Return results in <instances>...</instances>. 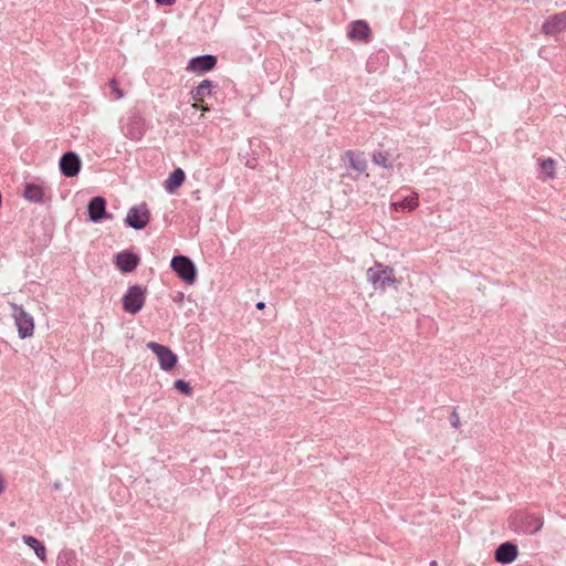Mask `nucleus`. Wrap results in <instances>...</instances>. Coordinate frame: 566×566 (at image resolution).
<instances>
[{
	"mask_svg": "<svg viewBox=\"0 0 566 566\" xmlns=\"http://www.w3.org/2000/svg\"><path fill=\"white\" fill-rule=\"evenodd\" d=\"M139 258L130 252L124 251L115 256L116 266L124 273H129L137 266Z\"/></svg>",
	"mask_w": 566,
	"mask_h": 566,
	"instance_id": "nucleus-14",
	"label": "nucleus"
},
{
	"mask_svg": "<svg viewBox=\"0 0 566 566\" xmlns=\"http://www.w3.org/2000/svg\"><path fill=\"white\" fill-rule=\"evenodd\" d=\"M174 388L186 396H191L192 388L186 380L178 379L174 382Z\"/></svg>",
	"mask_w": 566,
	"mask_h": 566,
	"instance_id": "nucleus-22",
	"label": "nucleus"
},
{
	"mask_svg": "<svg viewBox=\"0 0 566 566\" xmlns=\"http://www.w3.org/2000/svg\"><path fill=\"white\" fill-rule=\"evenodd\" d=\"M419 206L418 196L416 193L406 197L401 200L394 201L390 205V210L395 212H411Z\"/></svg>",
	"mask_w": 566,
	"mask_h": 566,
	"instance_id": "nucleus-16",
	"label": "nucleus"
},
{
	"mask_svg": "<svg viewBox=\"0 0 566 566\" xmlns=\"http://www.w3.org/2000/svg\"><path fill=\"white\" fill-rule=\"evenodd\" d=\"M349 165L353 169L359 172L365 171L367 168V161L364 158L355 155H349Z\"/></svg>",
	"mask_w": 566,
	"mask_h": 566,
	"instance_id": "nucleus-21",
	"label": "nucleus"
},
{
	"mask_svg": "<svg viewBox=\"0 0 566 566\" xmlns=\"http://www.w3.org/2000/svg\"><path fill=\"white\" fill-rule=\"evenodd\" d=\"M430 566H438V562H437V560H432V562L430 563Z\"/></svg>",
	"mask_w": 566,
	"mask_h": 566,
	"instance_id": "nucleus-30",
	"label": "nucleus"
},
{
	"mask_svg": "<svg viewBox=\"0 0 566 566\" xmlns=\"http://www.w3.org/2000/svg\"><path fill=\"white\" fill-rule=\"evenodd\" d=\"M170 265L184 282L192 284L196 281L197 269L189 258L184 255L174 256Z\"/></svg>",
	"mask_w": 566,
	"mask_h": 566,
	"instance_id": "nucleus-5",
	"label": "nucleus"
},
{
	"mask_svg": "<svg viewBox=\"0 0 566 566\" xmlns=\"http://www.w3.org/2000/svg\"><path fill=\"white\" fill-rule=\"evenodd\" d=\"M518 557V547L512 542H505L497 546L494 552V559L499 564L507 565L514 563Z\"/></svg>",
	"mask_w": 566,
	"mask_h": 566,
	"instance_id": "nucleus-11",
	"label": "nucleus"
},
{
	"mask_svg": "<svg viewBox=\"0 0 566 566\" xmlns=\"http://www.w3.org/2000/svg\"><path fill=\"white\" fill-rule=\"evenodd\" d=\"M212 82L203 80L196 88L191 91V97L195 102L203 103L206 96L211 94Z\"/></svg>",
	"mask_w": 566,
	"mask_h": 566,
	"instance_id": "nucleus-19",
	"label": "nucleus"
},
{
	"mask_svg": "<svg viewBox=\"0 0 566 566\" xmlns=\"http://www.w3.org/2000/svg\"><path fill=\"white\" fill-rule=\"evenodd\" d=\"M146 346L156 356L163 371L170 373L175 369L178 357L169 347L156 342H148Z\"/></svg>",
	"mask_w": 566,
	"mask_h": 566,
	"instance_id": "nucleus-4",
	"label": "nucleus"
},
{
	"mask_svg": "<svg viewBox=\"0 0 566 566\" xmlns=\"http://www.w3.org/2000/svg\"><path fill=\"white\" fill-rule=\"evenodd\" d=\"M347 36L353 42L367 43L371 38L369 24L364 20H356L348 24Z\"/></svg>",
	"mask_w": 566,
	"mask_h": 566,
	"instance_id": "nucleus-8",
	"label": "nucleus"
},
{
	"mask_svg": "<svg viewBox=\"0 0 566 566\" xmlns=\"http://www.w3.org/2000/svg\"><path fill=\"white\" fill-rule=\"evenodd\" d=\"M366 280L375 291L380 292L390 289L396 291L400 284L395 269L380 262H376L366 271Z\"/></svg>",
	"mask_w": 566,
	"mask_h": 566,
	"instance_id": "nucleus-1",
	"label": "nucleus"
},
{
	"mask_svg": "<svg viewBox=\"0 0 566 566\" xmlns=\"http://www.w3.org/2000/svg\"><path fill=\"white\" fill-rule=\"evenodd\" d=\"M23 197L30 202L41 203L44 198V189L40 185L27 184L24 186Z\"/></svg>",
	"mask_w": 566,
	"mask_h": 566,
	"instance_id": "nucleus-18",
	"label": "nucleus"
},
{
	"mask_svg": "<svg viewBox=\"0 0 566 566\" xmlns=\"http://www.w3.org/2000/svg\"><path fill=\"white\" fill-rule=\"evenodd\" d=\"M566 31V11L548 17L543 25L542 32L546 35H557Z\"/></svg>",
	"mask_w": 566,
	"mask_h": 566,
	"instance_id": "nucleus-10",
	"label": "nucleus"
},
{
	"mask_svg": "<svg viewBox=\"0 0 566 566\" xmlns=\"http://www.w3.org/2000/svg\"><path fill=\"white\" fill-rule=\"evenodd\" d=\"M22 542L34 552L41 562H46V548L42 542L31 535H23Z\"/></svg>",
	"mask_w": 566,
	"mask_h": 566,
	"instance_id": "nucleus-17",
	"label": "nucleus"
},
{
	"mask_svg": "<svg viewBox=\"0 0 566 566\" xmlns=\"http://www.w3.org/2000/svg\"><path fill=\"white\" fill-rule=\"evenodd\" d=\"M146 287L135 284L130 285L122 297L123 311L129 315L139 313L146 303Z\"/></svg>",
	"mask_w": 566,
	"mask_h": 566,
	"instance_id": "nucleus-3",
	"label": "nucleus"
},
{
	"mask_svg": "<svg viewBox=\"0 0 566 566\" xmlns=\"http://www.w3.org/2000/svg\"><path fill=\"white\" fill-rule=\"evenodd\" d=\"M59 167L65 177L72 178L80 174L82 161L76 153L67 151L60 158Z\"/></svg>",
	"mask_w": 566,
	"mask_h": 566,
	"instance_id": "nucleus-7",
	"label": "nucleus"
},
{
	"mask_svg": "<svg viewBox=\"0 0 566 566\" xmlns=\"http://www.w3.org/2000/svg\"><path fill=\"white\" fill-rule=\"evenodd\" d=\"M538 178L543 182L555 180L558 177V163L552 157H539L537 159Z\"/></svg>",
	"mask_w": 566,
	"mask_h": 566,
	"instance_id": "nucleus-9",
	"label": "nucleus"
},
{
	"mask_svg": "<svg viewBox=\"0 0 566 566\" xmlns=\"http://www.w3.org/2000/svg\"><path fill=\"white\" fill-rule=\"evenodd\" d=\"M108 85L114 94L115 99H120L124 97L125 93L119 87L118 82L115 78L111 80Z\"/></svg>",
	"mask_w": 566,
	"mask_h": 566,
	"instance_id": "nucleus-23",
	"label": "nucleus"
},
{
	"mask_svg": "<svg viewBox=\"0 0 566 566\" xmlns=\"http://www.w3.org/2000/svg\"><path fill=\"white\" fill-rule=\"evenodd\" d=\"M88 219L92 222H98L106 218V201L103 197H94L87 205Z\"/></svg>",
	"mask_w": 566,
	"mask_h": 566,
	"instance_id": "nucleus-12",
	"label": "nucleus"
},
{
	"mask_svg": "<svg viewBox=\"0 0 566 566\" xmlns=\"http://www.w3.org/2000/svg\"><path fill=\"white\" fill-rule=\"evenodd\" d=\"M11 317L20 339L31 338L35 331V319L22 305L10 303Z\"/></svg>",
	"mask_w": 566,
	"mask_h": 566,
	"instance_id": "nucleus-2",
	"label": "nucleus"
},
{
	"mask_svg": "<svg viewBox=\"0 0 566 566\" xmlns=\"http://www.w3.org/2000/svg\"><path fill=\"white\" fill-rule=\"evenodd\" d=\"M450 423L453 428L459 429L461 426V419L457 411H453L450 416Z\"/></svg>",
	"mask_w": 566,
	"mask_h": 566,
	"instance_id": "nucleus-24",
	"label": "nucleus"
},
{
	"mask_svg": "<svg viewBox=\"0 0 566 566\" xmlns=\"http://www.w3.org/2000/svg\"><path fill=\"white\" fill-rule=\"evenodd\" d=\"M177 0H155V2L159 6L170 7L176 3Z\"/></svg>",
	"mask_w": 566,
	"mask_h": 566,
	"instance_id": "nucleus-25",
	"label": "nucleus"
},
{
	"mask_svg": "<svg viewBox=\"0 0 566 566\" xmlns=\"http://www.w3.org/2000/svg\"><path fill=\"white\" fill-rule=\"evenodd\" d=\"M264 307H265V304H264L263 302H259V303L256 304V308H258V310H263Z\"/></svg>",
	"mask_w": 566,
	"mask_h": 566,
	"instance_id": "nucleus-27",
	"label": "nucleus"
},
{
	"mask_svg": "<svg viewBox=\"0 0 566 566\" xmlns=\"http://www.w3.org/2000/svg\"><path fill=\"white\" fill-rule=\"evenodd\" d=\"M199 103H200V102H195V103L192 104V108L198 109V107H199Z\"/></svg>",
	"mask_w": 566,
	"mask_h": 566,
	"instance_id": "nucleus-29",
	"label": "nucleus"
},
{
	"mask_svg": "<svg viewBox=\"0 0 566 566\" xmlns=\"http://www.w3.org/2000/svg\"><path fill=\"white\" fill-rule=\"evenodd\" d=\"M373 161L380 167L384 168H392L394 160L390 158V156L387 153L378 151L375 153L373 156Z\"/></svg>",
	"mask_w": 566,
	"mask_h": 566,
	"instance_id": "nucleus-20",
	"label": "nucleus"
},
{
	"mask_svg": "<svg viewBox=\"0 0 566 566\" xmlns=\"http://www.w3.org/2000/svg\"><path fill=\"white\" fill-rule=\"evenodd\" d=\"M217 64V59L213 55H202L193 57L189 61L187 70L193 73H203L211 71Z\"/></svg>",
	"mask_w": 566,
	"mask_h": 566,
	"instance_id": "nucleus-13",
	"label": "nucleus"
},
{
	"mask_svg": "<svg viewBox=\"0 0 566 566\" xmlns=\"http://www.w3.org/2000/svg\"><path fill=\"white\" fill-rule=\"evenodd\" d=\"M150 220V211L146 203L132 207L126 214L125 223L135 229L143 230L147 227Z\"/></svg>",
	"mask_w": 566,
	"mask_h": 566,
	"instance_id": "nucleus-6",
	"label": "nucleus"
},
{
	"mask_svg": "<svg viewBox=\"0 0 566 566\" xmlns=\"http://www.w3.org/2000/svg\"><path fill=\"white\" fill-rule=\"evenodd\" d=\"M6 479L2 474V472L0 471V495L6 491Z\"/></svg>",
	"mask_w": 566,
	"mask_h": 566,
	"instance_id": "nucleus-26",
	"label": "nucleus"
},
{
	"mask_svg": "<svg viewBox=\"0 0 566 566\" xmlns=\"http://www.w3.org/2000/svg\"><path fill=\"white\" fill-rule=\"evenodd\" d=\"M200 109H201L202 112H208V111H209V107H208V106H206V105H202V104H201V105H200Z\"/></svg>",
	"mask_w": 566,
	"mask_h": 566,
	"instance_id": "nucleus-28",
	"label": "nucleus"
},
{
	"mask_svg": "<svg viewBox=\"0 0 566 566\" xmlns=\"http://www.w3.org/2000/svg\"><path fill=\"white\" fill-rule=\"evenodd\" d=\"M185 179V171L181 168H176L172 172L169 174L167 180L165 181V190L168 193H175L177 189L182 186Z\"/></svg>",
	"mask_w": 566,
	"mask_h": 566,
	"instance_id": "nucleus-15",
	"label": "nucleus"
}]
</instances>
